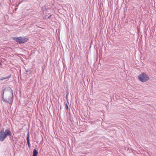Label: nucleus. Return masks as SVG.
<instances>
[{"label":"nucleus","instance_id":"obj_8","mask_svg":"<svg viewBox=\"0 0 156 156\" xmlns=\"http://www.w3.org/2000/svg\"><path fill=\"white\" fill-rule=\"evenodd\" d=\"M9 77H10V76H8V77H3L1 79H0V80H4L6 79L9 78Z\"/></svg>","mask_w":156,"mask_h":156},{"label":"nucleus","instance_id":"obj_3","mask_svg":"<svg viewBox=\"0 0 156 156\" xmlns=\"http://www.w3.org/2000/svg\"><path fill=\"white\" fill-rule=\"evenodd\" d=\"M138 78L140 81L143 82H146L148 80L149 76L145 73H143L138 76Z\"/></svg>","mask_w":156,"mask_h":156},{"label":"nucleus","instance_id":"obj_4","mask_svg":"<svg viewBox=\"0 0 156 156\" xmlns=\"http://www.w3.org/2000/svg\"><path fill=\"white\" fill-rule=\"evenodd\" d=\"M16 42L19 44L24 43L27 41V40H16Z\"/></svg>","mask_w":156,"mask_h":156},{"label":"nucleus","instance_id":"obj_6","mask_svg":"<svg viewBox=\"0 0 156 156\" xmlns=\"http://www.w3.org/2000/svg\"><path fill=\"white\" fill-rule=\"evenodd\" d=\"M38 152L36 149H34L33 152V156H37Z\"/></svg>","mask_w":156,"mask_h":156},{"label":"nucleus","instance_id":"obj_7","mask_svg":"<svg viewBox=\"0 0 156 156\" xmlns=\"http://www.w3.org/2000/svg\"><path fill=\"white\" fill-rule=\"evenodd\" d=\"M12 39H28L27 38H23L21 37H13Z\"/></svg>","mask_w":156,"mask_h":156},{"label":"nucleus","instance_id":"obj_5","mask_svg":"<svg viewBox=\"0 0 156 156\" xmlns=\"http://www.w3.org/2000/svg\"><path fill=\"white\" fill-rule=\"evenodd\" d=\"M27 143L28 144V147H29V148H30V143L29 141V133H27Z\"/></svg>","mask_w":156,"mask_h":156},{"label":"nucleus","instance_id":"obj_9","mask_svg":"<svg viewBox=\"0 0 156 156\" xmlns=\"http://www.w3.org/2000/svg\"><path fill=\"white\" fill-rule=\"evenodd\" d=\"M52 16V15H50L48 17H47V19H50L51 17V16Z\"/></svg>","mask_w":156,"mask_h":156},{"label":"nucleus","instance_id":"obj_10","mask_svg":"<svg viewBox=\"0 0 156 156\" xmlns=\"http://www.w3.org/2000/svg\"><path fill=\"white\" fill-rule=\"evenodd\" d=\"M66 109L67 110L68 109V105L66 104Z\"/></svg>","mask_w":156,"mask_h":156},{"label":"nucleus","instance_id":"obj_11","mask_svg":"<svg viewBox=\"0 0 156 156\" xmlns=\"http://www.w3.org/2000/svg\"><path fill=\"white\" fill-rule=\"evenodd\" d=\"M17 9V8H15V10H16Z\"/></svg>","mask_w":156,"mask_h":156},{"label":"nucleus","instance_id":"obj_2","mask_svg":"<svg viewBox=\"0 0 156 156\" xmlns=\"http://www.w3.org/2000/svg\"><path fill=\"white\" fill-rule=\"evenodd\" d=\"M2 100L6 103H8L10 104H12L13 100L12 95H11V93L10 92L5 97H4L3 95L2 97Z\"/></svg>","mask_w":156,"mask_h":156},{"label":"nucleus","instance_id":"obj_1","mask_svg":"<svg viewBox=\"0 0 156 156\" xmlns=\"http://www.w3.org/2000/svg\"><path fill=\"white\" fill-rule=\"evenodd\" d=\"M11 135V131L9 129H6L4 131L3 129L0 131V141H3L8 135Z\"/></svg>","mask_w":156,"mask_h":156}]
</instances>
